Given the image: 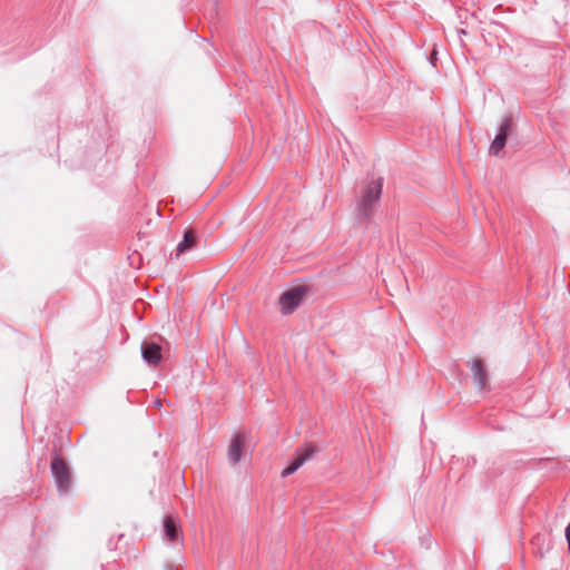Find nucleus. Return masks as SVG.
<instances>
[{
    "mask_svg": "<svg viewBox=\"0 0 570 570\" xmlns=\"http://www.w3.org/2000/svg\"><path fill=\"white\" fill-rule=\"evenodd\" d=\"M315 453H316V448L313 445H309L304 449H299L297 451V455L294 459V461L286 469L283 470L282 476L286 478V476L293 474L294 472H296L304 463L309 461L314 456Z\"/></svg>",
    "mask_w": 570,
    "mask_h": 570,
    "instance_id": "20e7f679",
    "label": "nucleus"
},
{
    "mask_svg": "<svg viewBox=\"0 0 570 570\" xmlns=\"http://www.w3.org/2000/svg\"><path fill=\"white\" fill-rule=\"evenodd\" d=\"M244 448L245 438L240 434L233 435L227 452V458L230 464L236 465L240 461Z\"/></svg>",
    "mask_w": 570,
    "mask_h": 570,
    "instance_id": "423d86ee",
    "label": "nucleus"
},
{
    "mask_svg": "<svg viewBox=\"0 0 570 570\" xmlns=\"http://www.w3.org/2000/svg\"><path fill=\"white\" fill-rule=\"evenodd\" d=\"M156 405H157V406H160V401H159V400H158V401H156Z\"/></svg>",
    "mask_w": 570,
    "mask_h": 570,
    "instance_id": "ddd939ff",
    "label": "nucleus"
},
{
    "mask_svg": "<svg viewBox=\"0 0 570 570\" xmlns=\"http://www.w3.org/2000/svg\"><path fill=\"white\" fill-rule=\"evenodd\" d=\"M305 295L306 288L304 286H296L283 293L279 297L281 312L284 315L294 312L302 304Z\"/></svg>",
    "mask_w": 570,
    "mask_h": 570,
    "instance_id": "f03ea898",
    "label": "nucleus"
},
{
    "mask_svg": "<svg viewBox=\"0 0 570 570\" xmlns=\"http://www.w3.org/2000/svg\"><path fill=\"white\" fill-rule=\"evenodd\" d=\"M141 357L149 365L156 366L163 358L160 345L154 342H142L141 344Z\"/></svg>",
    "mask_w": 570,
    "mask_h": 570,
    "instance_id": "39448f33",
    "label": "nucleus"
},
{
    "mask_svg": "<svg viewBox=\"0 0 570 570\" xmlns=\"http://www.w3.org/2000/svg\"><path fill=\"white\" fill-rule=\"evenodd\" d=\"M382 179L370 181L363 189L356 203V215L360 220L366 219L379 203L382 193Z\"/></svg>",
    "mask_w": 570,
    "mask_h": 570,
    "instance_id": "f257e3e1",
    "label": "nucleus"
},
{
    "mask_svg": "<svg viewBox=\"0 0 570 570\" xmlns=\"http://www.w3.org/2000/svg\"><path fill=\"white\" fill-rule=\"evenodd\" d=\"M51 472L60 493L68 492L70 488V471L62 459L56 458L51 463Z\"/></svg>",
    "mask_w": 570,
    "mask_h": 570,
    "instance_id": "7ed1b4c3",
    "label": "nucleus"
},
{
    "mask_svg": "<svg viewBox=\"0 0 570 570\" xmlns=\"http://www.w3.org/2000/svg\"><path fill=\"white\" fill-rule=\"evenodd\" d=\"M512 129H513L512 117L505 116L499 126V131L503 132L505 136H508L509 134L512 132Z\"/></svg>",
    "mask_w": 570,
    "mask_h": 570,
    "instance_id": "9b49d317",
    "label": "nucleus"
},
{
    "mask_svg": "<svg viewBox=\"0 0 570 570\" xmlns=\"http://www.w3.org/2000/svg\"><path fill=\"white\" fill-rule=\"evenodd\" d=\"M164 531L167 540L169 541H177L180 539V529L170 517H167L164 520Z\"/></svg>",
    "mask_w": 570,
    "mask_h": 570,
    "instance_id": "6e6552de",
    "label": "nucleus"
},
{
    "mask_svg": "<svg viewBox=\"0 0 570 570\" xmlns=\"http://www.w3.org/2000/svg\"><path fill=\"white\" fill-rule=\"evenodd\" d=\"M196 243V236L191 230H187L184 234V238L181 242L177 244L176 247V257H179L181 254L190 249Z\"/></svg>",
    "mask_w": 570,
    "mask_h": 570,
    "instance_id": "1a4fd4ad",
    "label": "nucleus"
},
{
    "mask_svg": "<svg viewBox=\"0 0 570 570\" xmlns=\"http://www.w3.org/2000/svg\"><path fill=\"white\" fill-rule=\"evenodd\" d=\"M507 136L503 132L498 131L495 138L490 146V154L498 155L505 146Z\"/></svg>",
    "mask_w": 570,
    "mask_h": 570,
    "instance_id": "9d476101",
    "label": "nucleus"
},
{
    "mask_svg": "<svg viewBox=\"0 0 570 570\" xmlns=\"http://www.w3.org/2000/svg\"><path fill=\"white\" fill-rule=\"evenodd\" d=\"M470 367L474 383L476 384L478 389H484L487 384V372L483 367L482 362L480 360H475L471 363Z\"/></svg>",
    "mask_w": 570,
    "mask_h": 570,
    "instance_id": "0eeeda50",
    "label": "nucleus"
},
{
    "mask_svg": "<svg viewBox=\"0 0 570 570\" xmlns=\"http://www.w3.org/2000/svg\"><path fill=\"white\" fill-rule=\"evenodd\" d=\"M566 538H567L568 546H569V551H570V523L566 528Z\"/></svg>",
    "mask_w": 570,
    "mask_h": 570,
    "instance_id": "f8f14e48",
    "label": "nucleus"
}]
</instances>
